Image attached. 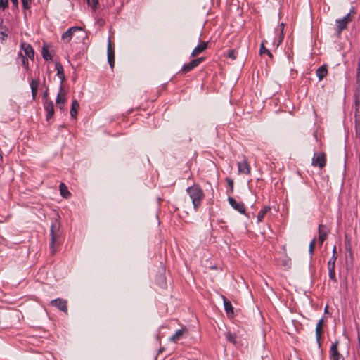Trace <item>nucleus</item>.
Returning <instances> with one entry per match:
<instances>
[{
    "label": "nucleus",
    "instance_id": "f257e3e1",
    "mask_svg": "<svg viewBox=\"0 0 360 360\" xmlns=\"http://www.w3.org/2000/svg\"><path fill=\"white\" fill-rule=\"evenodd\" d=\"M190 198L192 200L193 208L195 211L200 207L202 200L205 198V194L202 189L198 184H194L189 186L186 190Z\"/></svg>",
    "mask_w": 360,
    "mask_h": 360
},
{
    "label": "nucleus",
    "instance_id": "f03ea898",
    "mask_svg": "<svg viewBox=\"0 0 360 360\" xmlns=\"http://www.w3.org/2000/svg\"><path fill=\"white\" fill-rule=\"evenodd\" d=\"M51 242H50V252L54 255L57 251V248L59 245L58 239L60 236V223L57 219L52 221L50 228Z\"/></svg>",
    "mask_w": 360,
    "mask_h": 360
},
{
    "label": "nucleus",
    "instance_id": "7ed1b4c3",
    "mask_svg": "<svg viewBox=\"0 0 360 360\" xmlns=\"http://www.w3.org/2000/svg\"><path fill=\"white\" fill-rule=\"evenodd\" d=\"M355 13V8L352 7L345 16L335 20V33L338 36H340L342 32L347 28L348 24L353 20Z\"/></svg>",
    "mask_w": 360,
    "mask_h": 360
},
{
    "label": "nucleus",
    "instance_id": "20e7f679",
    "mask_svg": "<svg viewBox=\"0 0 360 360\" xmlns=\"http://www.w3.org/2000/svg\"><path fill=\"white\" fill-rule=\"evenodd\" d=\"M339 340H335L332 343L330 350L329 356L330 360H344V357L338 351Z\"/></svg>",
    "mask_w": 360,
    "mask_h": 360
},
{
    "label": "nucleus",
    "instance_id": "39448f33",
    "mask_svg": "<svg viewBox=\"0 0 360 360\" xmlns=\"http://www.w3.org/2000/svg\"><path fill=\"white\" fill-rule=\"evenodd\" d=\"M238 173L243 174H250L251 172V168L248 162V160L245 157L241 161L238 162Z\"/></svg>",
    "mask_w": 360,
    "mask_h": 360
},
{
    "label": "nucleus",
    "instance_id": "423d86ee",
    "mask_svg": "<svg viewBox=\"0 0 360 360\" xmlns=\"http://www.w3.org/2000/svg\"><path fill=\"white\" fill-rule=\"evenodd\" d=\"M81 30H82V27H72L69 28L67 31H65L64 33H63V34L61 36V39L65 43H69L70 41V40L72 39L74 33L76 31H81Z\"/></svg>",
    "mask_w": 360,
    "mask_h": 360
},
{
    "label": "nucleus",
    "instance_id": "0eeeda50",
    "mask_svg": "<svg viewBox=\"0 0 360 360\" xmlns=\"http://www.w3.org/2000/svg\"><path fill=\"white\" fill-rule=\"evenodd\" d=\"M312 165L319 166L322 168L326 165V158L324 153H315L312 158Z\"/></svg>",
    "mask_w": 360,
    "mask_h": 360
},
{
    "label": "nucleus",
    "instance_id": "6e6552de",
    "mask_svg": "<svg viewBox=\"0 0 360 360\" xmlns=\"http://www.w3.org/2000/svg\"><path fill=\"white\" fill-rule=\"evenodd\" d=\"M228 201H229L230 205L233 209H235L236 210H237L238 212H239L241 214H245V205L243 204V202H237L233 198L230 197V196L228 198Z\"/></svg>",
    "mask_w": 360,
    "mask_h": 360
},
{
    "label": "nucleus",
    "instance_id": "1a4fd4ad",
    "mask_svg": "<svg viewBox=\"0 0 360 360\" xmlns=\"http://www.w3.org/2000/svg\"><path fill=\"white\" fill-rule=\"evenodd\" d=\"M108 61L111 67V68H113L115 65V49L114 47L111 43L110 39H108Z\"/></svg>",
    "mask_w": 360,
    "mask_h": 360
},
{
    "label": "nucleus",
    "instance_id": "9d476101",
    "mask_svg": "<svg viewBox=\"0 0 360 360\" xmlns=\"http://www.w3.org/2000/svg\"><path fill=\"white\" fill-rule=\"evenodd\" d=\"M50 304L59 309L62 311L67 312V301L60 298L55 299L51 301Z\"/></svg>",
    "mask_w": 360,
    "mask_h": 360
},
{
    "label": "nucleus",
    "instance_id": "9b49d317",
    "mask_svg": "<svg viewBox=\"0 0 360 360\" xmlns=\"http://www.w3.org/2000/svg\"><path fill=\"white\" fill-rule=\"evenodd\" d=\"M319 240L320 245H321L326 240L328 236V233L329 232V229L326 225L320 224L319 226Z\"/></svg>",
    "mask_w": 360,
    "mask_h": 360
},
{
    "label": "nucleus",
    "instance_id": "f8f14e48",
    "mask_svg": "<svg viewBox=\"0 0 360 360\" xmlns=\"http://www.w3.org/2000/svg\"><path fill=\"white\" fill-rule=\"evenodd\" d=\"M44 107L46 112V120H49L54 115V105L53 101L46 99Z\"/></svg>",
    "mask_w": 360,
    "mask_h": 360
},
{
    "label": "nucleus",
    "instance_id": "ddd939ff",
    "mask_svg": "<svg viewBox=\"0 0 360 360\" xmlns=\"http://www.w3.org/2000/svg\"><path fill=\"white\" fill-rule=\"evenodd\" d=\"M323 319H321L318 321L316 326V341H317L319 347L321 346L320 339H321V335L323 333Z\"/></svg>",
    "mask_w": 360,
    "mask_h": 360
},
{
    "label": "nucleus",
    "instance_id": "4468645a",
    "mask_svg": "<svg viewBox=\"0 0 360 360\" xmlns=\"http://www.w3.org/2000/svg\"><path fill=\"white\" fill-rule=\"evenodd\" d=\"M222 299L224 301V310L228 316H233L234 314L233 307L232 306L231 302L226 299V297L222 295Z\"/></svg>",
    "mask_w": 360,
    "mask_h": 360
},
{
    "label": "nucleus",
    "instance_id": "2eb2a0df",
    "mask_svg": "<svg viewBox=\"0 0 360 360\" xmlns=\"http://www.w3.org/2000/svg\"><path fill=\"white\" fill-rule=\"evenodd\" d=\"M186 331V329L185 328L177 330L175 333L169 338V341L175 343L179 342L183 338Z\"/></svg>",
    "mask_w": 360,
    "mask_h": 360
},
{
    "label": "nucleus",
    "instance_id": "dca6fc26",
    "mask_svg": "<svg viewBox=\"0 0 360 360\" xmlns=\"http://www.w3.org/2000/svg\"><path fill=\"white\" fill-rule=\"evenodd\" d=\"M56 69L57 70V76L60 79V91H63V83L65 79V75H64V70L62 65L59 63H57L56 64Z\"/></svg>",
    "mask_w": 360,
    "mask_h": 360
},
{
    "label": "nucleus",
    "instance_id": "f3484780",
    "mask_svg": "<svg viewBox=\"0 0 360 360\" xmlns=\"http://www.w3.org/2000/svg\"><path fill=\"white\" fill-rule=\"evenodd\" d=\"M207 48V42H200L197 46L194 48L191 53V56L195 57L203 52Z\"/></svg>",
    "mask_w": 360,
    "mask_h": 360
},
{
    "label": "nucleus",
    "instance_id": "a211bd4d",
    "mask_svg": "<svg viewBox=\"0 0 360 360\" xmlns=\"http://www.w3.org/2000/svg\"><path fill=\"white\" fill-rule=\"evenodd\" d=\"M63 91V90L62 91H60V90L59 91V92L57 95V97H56V101L57 106L60 110L63 109V107H64L65 103V94Z\"/></svg>",
    "mask_w": 360,
    "mask_h": 360
},
{
    "label": "nucleus",
    "instance_id": "6ab92c4d",
    "mask_svg": "<svg viewBox=\"0 0 360 360\" xmlns=\"http://www.w3.org/2000/svg\"><path fill=\"white\" fill-rule=\"evenodd\" d=\"M30 84L32 98L34 100H35L37 95V92H38L39 82L38 79H32Z\"/></svg>",
    "mask_w": 360,
    "mask_h": 360
},
{
    "label": "nucleus",
    "instance_id": "aec40b11",
    "mask_svg": "<svg viewBox=\"0 0 360 360\" xmlns=\"http://www.w3.org/2000/svg\"><path fill=\"white\" fill-rule=\"evenodd\" d=\"M316 76L319 78V81L322 80L328 74V70H327L326 65H323L319 67L316 70Z\"/></svg>",
    "mask_w": 360,
    "mask_h": 360
},
{
    "label": "nucleus",
    "instance_id": "412c9836",
    "mask_svg": "<svg viewBox=\"0 0 360 360\" xmlns=\"http://www.w3.org/2000/svg\"><path fill=\"white\" fill-rule=\"evenodd\" d=\"M24 53L25 55L31 60L34 58V51L33 48L30 44H25L24 43Z\"/></svg>",
    "mask_w": 360,
    "mask_h": 360
},
{
    "label": "nucleus",
    "instance_id": "4be33fe9",
    "mask_svg": "<svg viewBox=\"0 0 360 360\" xmlns=\"http://www.w3.org/2000/svg\"><path fill=\"white\" fill-rule=\"evenodd\" d=\"M271 210V208L270 206H265V207H264L257 214V221L258 222H262L264 220L265 214L268 212H270Z\"/></svg>",
    "mask_w": 360,
    "mask_h": 360
},
{
    "label": "nucleus",
    "instance_id": "5701e85b",
    "mask_svg": "<svg viewBox=\"0 0 360 360\" xmlns=\"http://www.w3.org/2000/svg\"><path fill=\"white\" fill-rule=\"evenodd\" d=\"M195 67H197V65H196L195 62L194 61V60H192L188 63L184 64L183 65V67L181 68V72L183 73H187V72L191 71Z\"/></svg>",
    "mask_w": 360,
    "mask_h": 360
},
{
    "label": "nucleus",
    "instance_id": "b1692460",
    "mask_svg": "<svg viewBox=\"0 0 360 360\" xmlns=\"http://www.w3.org/2000/svg\"><path fill=\"white\" fill-rule=\"evenodd\" d=\"M79 108V103L77 100H74L72 103V106L70 109V115L72 117H76Z\"/></svg>",
    "mask_w": 360,
    "mask_h": 360
},
{
    "label": "nucleus",
    "instance_id": "393cba45",
    "mask_svg": "<svg viewBox=\"0 0 360 360\" xmlns=\"http://www.w3.org/2000/svg\"><path fill=\"white\" fill-rule=\"evenodd\" d=\"M355 104L354 122H360V99L356 98Z\"/></svg>",
    "mask_w": 360,
    "mask_h": 360
},
{
    "label": "nucleus",
    "instance_id": "a878e982",
    "mask_svg": "<svg viewBox=\"0 0 360 360\" xmlns=\"http://www.w3.org/2000/svg\"><path fill=\"white\" fill-rule=\"evenodd\" d=\"M59 189L60 195L64 198H68L70 195V193L68 190V187L64 183H60L59 185Z\"/></svg>",
    "mask_w": 360,
    "mask_h": 360
},
{
    "label": "nucleus",
    "instance_id": "bb28decb",
    "mask_svg": "<svg viewBox=\"0 0 360 360\" xmlns=\"http://www.w3.org/2000/svg\"><path fill=\"white\" fill-rule=\"evenodd\" d=\"M337 252H336V247L334 246L333 249V255L331 258L328 262L327 266H335V262L337 259Z\"/></svg>",
    "mask_w": 360,
    "mask_h": 360
},
{
    "label": "nucleus",
    "instance_id": "cd10ccee",
    "mask_svg": "<svg viewBox=\"0 0 360 360\" xmlns=\"http://www.w3.org/2000/svg\"><path fill=\"white\" fill-rule=\"evenodd\" d=\"M335 266H328V276L331 281H333L334 283L337 282V278L335 276Z\"/></svg>",
    "mask_w": 360,
    "mask_h": 360
},
{
    "label": "nucleus",
    "instance_id": "c85d7f7f",
    "mask_svg": "<svg viewBox=\"0 0 360 360\" xmlns=\"http://www.w3.org/2000/svg\"><path fill=\"white\" fill-rule=\"evenodd\" d=\"M315 243H316V239L314 238L311 243H309V253L310 255V257L311 258L312 257V255L314 254V248H315Z\"/></svg>",
    "mask_w": 360,
    "mask_h": 360
},
{
    "label": "nucleus",
    "instance_id": "c756f323",
    "mask_svg": "<svg viewBox=\"0 0 360 360\" xmlns=\"http://www.w3.org/2000/svg\"><path fill=\"white\" fill-rule=\"evenodd\" d=\"M226 181L228 184V186L229 187V191L228 193H232L233 192V180L229 177L226 179Z\"/></svg>",
    "mask_w": 360,
    "mask_h": 360
},
{
    "label": "nucleus",
    "instance_id": "7c9ffc66",
    "mask_svg": "<svg viewBox=\"0 0 360 360\" xmlns=\"http://www.w3.org/2000/svg\"><path fill=\"white\" fill-rule=\"evenodd\" d=\"M42 56H43L44 59L46 60H49L52 59L51 56L49 53V51L47 49H46L45 48H44L42 50Z\"/></svg>",
    "mask_w": 360,
    "mask_h": 360
},
{
    "label": "nucleus",
    "instance_id": "2f4dec72",
    "mask_svg": "<svg viewBox=\"0 0 360 360\" xmlns=\"http://www.w3.org/2000/svg\"><path fill=\"white\" fill-rule=\"evenodd\" d=\"M355 123V135L356 138L360 139V122L356 121Z\"/></svg>",
    "mask_w": 360,
    "mask_h": 360
},
{
    "label": "nucleus",
    "instance_id": "473e14b6",
    "mask_svg": "<svg viewBox=\"0 0 360 360\" xmlns=\"http://www.w3.org/2000/svg\"><path fill=\"white\" fill-rule=\"evenodd\" d=\"M226 339L229 342L233 343V344H236V335L235 334H232L231 333H229L226 335Z\"/></svg>",
    "mask_w": 360,
    "mask_h": 360
},
{
    "label": "nucleus",
    "instance_id": "72a5a7b5",
    "mask_svg": "<svg viewBox=\"0 0 360 360\" xmlns=\"http://www.w3.org/2000/svg\"><path fill=\"white\" fill-rule=\"evenodd\" d=\"M89 6H91L94 10L96 9L98 4V0H86Z\"/></svg>",
    "mask_w": 360,
    "mask_h": 360
},
{
    "label": "nucleus",
    "instance_id": "f704fd0d",
    "mask_svg": "<svg viewBox=\"0 0 360 360\" xmlns=\"http://www.w3.org/2000/svg\"><path fill=\"white\" fill-rule=\"evenodd\" d=\"M259 52H260V54L266 53L269 56H271V52L265 48L263 43L261 44Z\"/></svg>",
    "mask_w": 360,
    "mask_h": 360
},
{
    "label": "nucleus",
    "instance_id": "c9c22d12",
    "mask_svg": "<svg viewBox=\"0 0 360 360\" xmlns=\"http://www.w3.org/2000/svg\"><path fill=\"white\" fill-rule=\"evenodd\" d=\"M227 56L229 58H231L233 60H235L237 57V53L236 52L234 51V50H230L229 52H228V54H227Z\"/></svg>",
    "mask_w": 360,
    "mask_h": 360
},
{
    "label": "nucleus",
    "instance_id": "e433bc0d",
    "mask_svg": "<svg viewBox=\"0 0 360 360\" xmlns=\"http://www.w3.org/2000/svg\"><path fill=\"white\" fill-rule=\"evenodd\" d=\"M356 92L360 93V72H356Z\"/></svg>",
    "mask_w": 360,
    "mask_h": 360
},
{
    "label": "nucleus",
    "instance_id": "4c0bfd02",
    "mask_svg": "<svg viewBox=\"0 0 360 360\" xmlns=\"http://www.w3.org/2000/svg\"><path fill=\"white\" fill-rule=\"evenodd\" d=\"M8 4V0H0V8L4 10Z\"/></svg>",
    "mask_w": 360,
    "mask_h": 360
},
{
    "label": "nucleus",
    "instance_id": "58836bf2",
    "mask_svg": "<svg viewBox=\"0 0 360 360\" xmlns=\"http://www.w3.org/2000/svg\"><path fill=\"white\" fill-rule=\"evenodd\" d=\"M30 6V0H24V10L28 9Z\"/></svg>",
    "mask_w": 360,
    "mask_h": 360
},
{
    "label": "nucleus",
    "instance_id": "ea45409f",
    "mask_svg": "<svg viewBox=\"0 0 360 360\" xmlns=\"http://www.w3.org/2000/svg\"><path fill=\"white\" fill-rule=\"evenodd\" d=\"M194 61L195 62L197 66L201 63L202 62H203L205 60V58L204 57H200V58H198L197 59H193Z\"/></svg>",
    "mask_w": 360,
    "mask_h": 360
},
{
    "label": "nucleus",
    "instance_id": "a19ab883",
    "mask_svg": "<svg viewBox=\"0 0 360 360\" xmlns=\"http://www.w3.org/2000/svg\"><path fill=\"white\" fill-rule=\"evenodd\" d=\"M7 37V35L6 34V33L3 31L0 32V39L1 40H4V39Z\"/></svg>",
    "mask_w": 360,
    "mask_h": 360
},
{
    "label": "nucleus",
    "instance_id": "79ce46f5",
    "mask_svg": "<svg viewBox=\"0 0 360 360\" xmlns=\"http://www.w3.org/2000/svg\"><path fill=\"white\" fill-rule=\"evenodd\" d=\"M356 72H360V56L358 58Z\"/></svg>",
    "mask_w": 360,
    "mask_h": 360
},
{
    "label": "nucleus",
    "instance_id": "37998d69",
    "mask_svg": "<svg viewBox=\"0 0 360 360\" xmlns=\"http://www.w3.org/2000/svg\"><path fill=\"white\" fill-rule=\"evenodd\" d=\"M11 2L15 8L18 7V0H11Z\"/></svg>",
    "mask_w": 360,
    "mask_h": 360
},
{
    "label": "nucleus",
    "instance_id": "c03bdc74",
    "mask_svg": "<svg viewBox=\"0 0 360 360\" xmlns=\"http://www.w3.org/2000/svg\"><path fill=\"white\" fill-rule=\"evenodd\" d=\"M48 90H46L44 92V94H43V97L44 98H46V97L48 96Z\"/></svg>",
    "mask_w": 360,
    "mask_h": 360
},
{
    "label": "nucleus",
    "instance_id": "a18cd8bd",
    "mask_svg": "<svg viewBox=\"0 0 360 360\" xmlns=\"http://www.w3.org/2000/svg\"><path fill=\"white\" fill-rule=\"evenodd\" d=\"M281 30L283 32V28H284V24L281 23Z\"/></svg>",
    "mask_w": 360,
    "mask_h": 360
},
{
    "label": "nucleus",
    "instance_id": "49530a36",
    "mask_svg": "<svg viewBox=\"0 0 360 360\" xmlns=\"http://www.w3.org/2000/svg\"><path fill=\"white\" fill-rule=\"evenodd\" d=\"M20 47L21 49H22V42H21V43H20Z\"/></svg>",
    "mask_w": 360,
    "mask_h": 360
},
{
    "label": "nucleus",
    "instance_id": "de8ad7c7",
    "mask_svg": "<svg viewBox=\"0 0 360 360\" xmlns=\"http://www.w3.org/2000/svg\"><path fill=\"white\" fill-rule=\"evenodd\" d=\"M359 342L360 343V337L358 338Z\"/></svg>",
    "mask_w": 360,
    "mask_h": 360
},
{
    "label": "nucleus",
    "instance_id": "09e8293b",
    "mask_svg": "<svg viewBox=\"0 0 360 360\" xmlns=\"http://www.w3.org/2000/svg\"><path fill=\"white\" fill-rule=\"evenodd\" d=\"M23 64H24V65H25V60H24V62H23Z\"/></svg>",
    "mask_w": 360,
    "mask_h": 360
}]
</instances>
